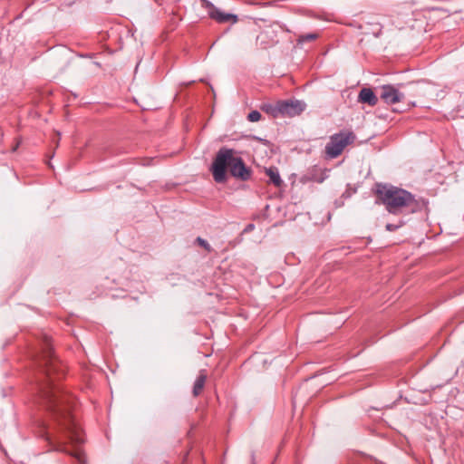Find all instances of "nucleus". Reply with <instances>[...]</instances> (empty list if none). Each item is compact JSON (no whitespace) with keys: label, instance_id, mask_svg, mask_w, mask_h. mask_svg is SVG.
I'll use <instances>...</instances> for the list:
<instances>
[{"label":"nucleus","instance_id":"f257e3e1","mask_svg":"<svg viewBox=\"0 0 464 464\" xmlns=\"http://www.w3.org/2000/svg\"><path fill=\"white\" fill-rule=\"evenodd\" d=\"M35 360L44 376L40 383L41 403L50 412L53 420L46 431V440L55 444L56 450L68 453L80 464H86L84 453L80 449L68 451L64 446L67 440L79 445L83 442V438L71 414L72 398L56 383L64 375L65 369L53 354L50 338L45 334L42 340V353Z\"/></svg>","mask_w":464,"mask_h":464},{"label":"nucleus","instance_id":"f03ea898","mask_svg":"<svg viewBox=\"0 0 464 464\" xmlns=\"http://www.w3.org/2000/svg\"><path fill=\"white\" fill-rule=\"evenodd\" d=\"M232 149L222 147L217 153L210 170L217 183H224L227 180V169L237 179L246 181L251 178L252 170L246 167L240 157L235 155Z\"/></svg>","mask_w":464,"mask_h":464},{"label":"nucleus","instance_id":"7ed1b4c3","mask_svg":"<svg viewBox=\"0 0 464 464\" xmlns=\"http://www.w3.org/2000/svg\"><path fill=\"white\" fill-rule=\"evenodd\" d=\"M376 194L388 212L392 214H400L404 208L414 206L413 196L402 188L379 184Z\"/></svg>","mask_w":464,"mask_h":464},{"label":"nucleus","instance_id":"20e7f679","mask_svg":"<svg viewBox=\"0 0 464 464\" xmlns=\"http://www.w3.org/2000/svg\"><path fill=\"white\" fill-rule=\"evenodd\" d=\"M355 140V135L352 131H341L330 137L329 142L325 146V154L329 159H335L342 154L344 148L352 144Z\"/></svg>","mask_w":464,"mask_h":464},{"label":"nucleus","instance_id":"39448f33","mask_svg":"<svg viewBox=\"0 0 464 464\" xmlns=\"http://www.w3.org/2000/svg\"><path fill=\"white\" fill-rule=\"evenodd\" d=\"M305 103L301 101L278 102L273 111L274 117L279 115L294 117L301 114L305 109Z\"/></svg>","mask_w":464,"mask_h":464},{"label":"nucleus","instance_id":"423d86ee","mask_svg":"<svg viewBox=\"0 0 464 464\" xmlns=\"http://www.w3.org/2000/svg\"><path fill=\"white\" fill-rule=\"evenodd\" d=\"M404 95L392 85L382 87L381 98L388 104H394L401 102Z\"/></svg>","mask_w":464,"mask_h":464},{"label":"nucleus","instance_id":"0eeeda50","mask_svg":"<svg viewBox=\"0 0 464 464\" xmlns=\"http://www.w3.org/2000/svg\"><path fill=\"white\" fill-rule=\"evenodd\" d=\"M358 101L362 103H367L371 106H374L378 102V98L372 89L362 88L359 92Z\"/></svg>","mask_w":464,"mask_h":464},{"label":"nucleus","instance_id":"6e6552de","mask_svg":"<svg viewBox=\"0 0 464 464\" xmlns=\"http://www.w3.org/2000/svg\"><path fill=\"white\" fill-rule=\"evenodd\" d=\"M206 381H207V373H206V371H200L198 376L197 377L195 382H194V386H193V395L195 397L198 396L203 389H204V386H205V383H206Z\"/></svg>","mask_w":464,"mask_h":464},{"label":"nucleus","instance_id":"1a4fd4ad","mask_svg":"<svg viewBox=\"0 0 464 464\" xmlns=\"http://www.w3.org/2000/svg\"><path fill=\"white\" fill-rule=\"evenodd\" d=\"M266 174L269 177V181L276 187L280 188L282 186L283 180L276 168L270 167L266 169Z\"/></svg>","mask_w":464,"mask_h":464},{"label":"nucleus","instance_id":"9d476101","mask_svg":"<svg viewBox=\"0 0 464 464\" xmlns=\"http://www.w3.org/2000/svg\"><path fill=\"white\" fill-rule=\"evenodd\" d=\"M210 16L219 23L228 22L230 20H233V22L236 23L237 21V15L231 14H224L218 10L211 12Z\"/></svg>","mask_w":464,"mask_h":464},{"label":"nucleus","instance_id":"9b49d317","mask_svg":"<svg viewBox=\"0 0 464 464\" xmlns=\"http://www.w3.org/2000/svg\"><path fill=\"white\" fill-rule=\"evenodd\" d=\"M318 37L317 34H301L298 36L297 42L298 44H303L309 41H314Z\"/></svg>","mask_w":464,"mask_h":464},{"label":"nucleus","instance_id":"f8f14e48","mask_svg":"<svg viewBox=\"0 0 464 464\" xmlns=\"http://www.w3.org/2000/svg\"><path fill=\"white\" fill-rule=\"evenodd\" d=\"M247 119H248V121H250L252 122L258 121L261 119V113L257 111H252L248 114Z\"/></svg>","mask_w":464,"mask_h":464},{"label":"nucleus","instance_id":"ddd939ff","mask_svg":"<svg viewBox=\"0 0 464 464\" xmlns=\"http://www.w3.org/2000/svg\"><path fill=\"white\" fill-rule=\"evenodd\" d=\"M373 27L372 29V34L375 36V37H378L380 36V34H382V24H379V23H375L372 24Z\"/></svg>","mask_w":464,"mask_h":464},{"label":"nucleus","instance_id":"4468645a","mask_svg":"<svg viewBox=\"0 0 464 464\" xmlns=\"http://www.w3.org/2000/svg\"><path fill=\"white\" fill-rule=\"evenodd\" d=\"M197 242L198 243V245L203 246L208 252L211 251V247H210L209 244L205 239H203L201 237H198Z\"/></svg>","mask_w":464,"mask_h":464},{"label":"nucleus","instance_id":"2eb2a0df","mask_svg":"<svg viewBox=\"0 0 464 464\" xmlns=\"http://www.w3.org/2000/svg\"><path fill=\"white\" fill-rule=\"evenodd\" d=\"M276 105H264L263 106V110L266 111V112L270 113L273 117H274V113H273V111L275 109Z\"/></svg>","mask_w":464,"mask_h":464},{"label":"nucleus","instance_id":"dca6fc26","mask_svg":"<svg viewBox=\"0 0 464 464\" xmlns=\"http://www.w3.org/2000/svg\"><path fill=\"white\" fill-rule=\"evenodd\" d=\"M401 226V225L387 224L386 225V229L388 231H394L397 228H399Z\"/></svg>","mask_w":464,"mask_h":464},{"label":"nucleus","instance_id":"f3484780","mask_svg":"<svg viewBox=\"0 0 464 464\" xmlns=\"http://www.w3.org/2000/svg\"><path fill=\"white\" fill-rule=\"evenodd\" d=\"M20 145V140L17 141V143L13 147L12 151H15Z\"/></svg>","mask_w":464,"mask_h":464},{"label":"nucleus","instance_id":"a211bd4d","mask_svg":"<svg viewBox=\"0 0 464 464\" xmlns=\"http://www.w3.org/2000/svg\"><path fill=\"white\" fill-rule=\"evenodd\" d=\"M323 180H324V179H318L317 181H318V182H323Z\"/></svg>","mask_w":464,"mask_h":464}]
</instances>
